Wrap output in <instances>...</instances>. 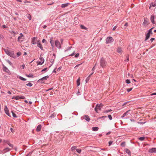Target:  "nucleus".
Wrapping results in <instances>:
<instances>
[{"mask_svg": "<svg viewBox=\"0 0 156 156\" xmlns=\"http://www.w3.org/2000/svg\"><path fill=\"white\" fill-rule=\"evenodd\" d=\"M154 39H155L154 38H152L150 39V41H151V42L152 43L153 42V41L154 40Z\"/></svg>", "mask_w": 156, "mask_h": 156, "instance_id": "55", "label": "nucleus"}, {"mask_svg": "<svg viewBox=\"0 0 156 156\" xmlns=\"http://www.w3.org/2000/svg\"><path fill=\"white\" fill-rule=\"evenodd\" d=\"M103 105L102 104H100L99 105L98 104L96 105V107H95L94 109L96 112H97L98 110L97 109H101V107H102L103 106Z\"/></svg>", "mask_w": 156, "mask_h": 156, "instance_id": "8", "label": "nucleus"}, {"mask_svg": "<svg viewBox=\"0 0 156 156\" xmlns=\"http://www.w3.org/2000/svg\"><path fill=\"white\" fill-rule=\"evenodd\" d=\"M154 95H156V93H154L151 94V96Z\"/></svg>", "mask_w": 156, "mask_h": 156, "instance_id": "64", "label": "nucleus"}, {"mask_svg": "<svg viewBox=\"0 0 156 156\" xmlns=\"http://www.w3.org/2000/svg\"><path fill=\"white\" fill-rule=\"evenodd\" d=\"M12 99H15L16 100H18L20 99L19 96H14L12 98Z\"/></svg>", "mask_w": 156, "mask_h": 156, "instance_id": "26", "label": "nucleus"}, {"mask_svg": "<svg viewBox=\"0 0 156 156\" xmlns=\"http://www.w3.org/2000/svg\"><path fill=\"white\" fill-rule=\"evenodd\" d=\"M26 76L28 77L34 78V76L32 73H30L28 75H26Z\"/></svg>", "mask_w": 156, "mask_h": 156, "instance_id": "30", "label": "nucleus"}, {"mask_svg": "<svg viewBox=\"0 0 156 156\" xmlns=\"http://www.w3.org/2000/svg\"><path fill=\"white\" fill-rule=\"evenodd\" d=\"M108 117L109 119H110V120H112V116L111 115H108Z\"/></svg>", "mask_w": 156, "mask_h": 156, "instance_id": "50", "label": "nucleus"}, {"mask_svg": "<svg viewBox=\"0 0 156 156\" xmlns=\"http://www.w3.org/2000/svg\"><path fill=\"white\" fill-rule=\"evenodd\" d=\"M126 83L127 84H129L130 83V80L127 79L126 80Z\"/></svg>", "mask_w": 156, "mask_h": 156, "instance_id": "43", "label": "nucleus"}, {"mask_svg": "<svg viewBox=\"0 0 156 156\" xmlns=\"http://www.w3.org/2000/svg\"><path fill=\"white\" fill-rule=\"evenodd\" d=\"M21 55V53L20 51H19L17 53V57H18Z\"/></svg>", "mask_w": 156, "mask_h": 156, "instance_id": "44", "label": "nucleus"}, {"mask_svg": "<svg viewBox=\"0 0 156 156\" xmlns=\"http://www.w3.org/2000/svg\"><path fill=\"white\" fill-rule=\"evenodd\" d=\"M26 85L31 87L33 86V84L29 82Z\"/></svg>", "mask_w": 156, "mask_h": 156, "instance_id": "35", "label": "nucleus"}, {"mask_svg": "<svg viewBox=\"0 0 156 156\" xmlns=\"http://www.w3.org/2000/svg\"><path fill=\"white\" fill-rule=\"evenodd\" d=\"M46 41V40L45 39H43L42 40V42L43 43H45Z\"/></svg>", "mask_w": 156, "mask_h": 156, "instance_id": "63", "label": "nucleus"}, {"mask_svg": "<svg viewBox=\"0 0 156 156\" xmlns=\"http://www.w3.org/2000/svg\"><path fill=\"white\" fill-rule=\"evenodd\" d=\"M153 28H151L149 30H148V33L150 34H153V33L152 32V29Z\"/></svg>", "mask_w": 156, "mask_h": 156, "instance_id": "29", "label": "nucleus"}, {"mask_svg": "<svg viewBox=\"0 0 156 156\" xmlns=\"http://www.w3.org/2000/svg\"><path fill=\"white\" fill-rule=\"evenodd\" d=\"M40 59L41 61V62H42V63H44V60L43 57H40L39 58Z\"/></svg>", "mask_w": 156, "mask_h": 156, "instance_id": "32", "label": "nucleus"}, {"mask_svg": "<svg viewBox=\"0 0 156 156\" xmlns=\"http://www.w3.org/2000/svg\"><path fill=\"white\" fill-rule=\"evenodd\" d=\"M7 62L10 65H12V63H11V62L9 60H8L7 61Z\"/></svg>", "mask_w": 156, "mask_h": 156, "instance_id": "56", "label": "nucleus"}, {"mask_svg": "<svg viewBox=\"0 0 156 156\" xmlns=\"http://www.w3.org/2000/svg\"><path fill=\"white\" fill-rule=\"evenodd\" d=\"M4 51L7 55L10 56V57L14 58H16V56L14 54L13 51H10L7 49H4Z\"/></svg>", "mask_w": 156, "mask_h": 156, "instance_id": "1", "label": "nucleus"}, {"mask_svg": "<svg viewBox=\"0 0 156 156\" xmlns=\"http://www.w3.org/2000/svg\"><path fill=\"white\" fill-rule=\"evenodd\" d=\"M112 111V110L111 109L105 110L104 111V112L105 113H107L111 112Z\"/></svg>", "mask_w": 156, "mask_h": 156, "instance_id": "40", "label": "nucleus"}, {"mask_svg": "<svg viewBox=\"0 0 156 156\" xmlns=\"http://www.w3.org/2000/svg\"><path fill=\"white\" fill-rule=\"evenodd\" d=\"M25 67V66L24 64L22 65L21 66H20L21 68H22V69H24V67Z\"/></svg>", "mask_w": 156, "mask_h": 156, "instance_id": "57", "label": "nucleus"}, {"mask_svg": "<svg viewBox=\"0 0 156 156\" xmlns=\"http://www.w3.org/2000/svg\"><path fill=\"white\" fill-rule=\"evenodd\" d=\"M41 125H39L38 126H37V129H36V131L37 132H39L40 131L41 129Z\"/></svg>", "mask_w": 156, "mask_h": 156, "instance_id": "21", "label": "nucleus"}, {"mask_svg": "<svg viewBox=\"0 0 156 156\" xmlns=\"http://www.w3.org/2000/svg\"><path fill=\"white\" fill-rule=\"evenodd\" d=\"M80 27L81 28V29H84V30H87V28L85 27L84 26L81 25L80 26Z\"/></svg>", "mask_w": 156, "mask_h": 156, "instance_id": "31", "label": "nucleus"}, {"mask_svg": "<svg viewBox=\"0 0 156 156\" xmlns=\"http://www.w3.org/2000/svg\"><path fill=\"white\" fill-rule=\"evenodd\" d=\"M81 119L82 120L84 119L85 120L88 122L90 120V118L87 115H84L81 117Z\"/></svg>", "mask_w": 156, "mask_h": 156, "instance_id": "7", "label": "nucleus"}, {"mask_svg": "<svg viewBox=\"0 0 156 156\" xmlns=\"http://www.w3.org/2000/svg\"><path fill=\"white\" fill-rule=\"evenodd\" d=\"M69 4V3L63 4L61 5V7L62 8H64L67 6Z\"/></svg>", "mask_w": 156, "mask_h": 156, "instance_id": "23", "label": "nucleus"}, {"mask_svg": "<svg viewBox=\"0 0 156 156\" xmlns=\"http://www.w3.org/2000/svg\"><path fill=\"white\" fill-rule=\"evenodd\" d=\"M11 149L9 147H6L4 148L2 151H1V152L4 153L9 151Z\"/></svg>", "mask_w": 156, "mask_h": 156, "instance_id": "15", "label": "nucleus"}, {"mask_svg": "<svg viewBox=\"0 0 156 156\" xmlns=\"http://www.w3.org/2000/svg\"><path fill=\"white\" fill-rule=\"evenodd\" d=\"M49 41L51 44V46L52 48H54L55 47V44H54V41H53V38L52 37L50 38V39Z\"/></svg>", "mask_w": 156, "mask_h": 156, "instance_id": "13", "label": "nucleus"}, {"mask_svg": "<svg viewBox=\"0 0 156 156\" xmlns=\"http://www.w3.org/2000/svg\"><path fill=\"white\" fill-rule=\"evenodd\" d=\"M48 68H45L44 69H43L42 70L41 72H44L46 71L47 70Z\"/></svg>", "mask_w": 156, "mask_h": 156, "instance_id": "51", "label": "nucleus"}, {"mask_svg": "<svg viewBox=\"0 0 156 156\" xmlns=\"http://www.w3.org/2000/svg\"><path fill=\"white\" fill-rule=\"evenodd\" d=\"M10 130L13 133L14 132V129L12 128H10Z\"/></svg>", "mask_w": 156, "mask_h": 156, "instance_id": "61", "label": "nucleus"}, {"mask_svg": "<svg viewBox=\"0 0 156 156\" xmlns=\"http://www.w3.org/2000/svg\"><path fill=\"white\" fill-rule=\"evenodd\" d=\"M3 142L7 144L11 148H12L13 147V145L11 144L10 143L9 140H4Z\"/></svg>", "mask_w": 156, "mask_h": 156, "instance_id": "14", "label": "nucleus"}, {"mask_svg": "<svg viewBox=\"0 0 156 156\" xmlns=\"http://www.w3.org/2000/svg\"><path fill=\"white\" fill-rule=\"evenodd\" d=\"M99 128L97 127H94L92 128V130L93 131H97L98 130Z\"/></svg>", "mask_w": 156, "mask_h": 156, "instance_id": "25", "label": "nucleus"}, {"mask_svg": "<svg viewBox=\"0 0 156 156\" xmlns=\"http://www.w3.org/2000/svg\"><path fill=\"white\" fill-rule=\"evenodd\" d=\"M55 54L54 53L53 54V56L51 58V59L50 60V62L51 63L50 66V67L51 66L53 63H54L55 59Z\"/></svg>", "mask_w": 156, "mask_h": 156, "instance_id": "9", "label": "nucleus"}, {"mask_svg": "<svg viewBox=\"0 0 156 156\" xmlns=\"http://www.w3.org/2000/svg\"><path fill=\"white\" fill-rule=\"evenodd\" d=\"M76 148V146H73L71 147V149L72 151H73V150H74Z\"/></svg>", "mask_w": 156, "mask_h": 156, "instance_id": "53", "label": "nucleus"}, {"mask_svg": "<svg viewBox=\"0 0 156 156\" xmlns=\"http://www.w3.org/2000/svg\"><path fill=\"white\" fill-rule=\"evenodd\" d=\"M150 34L148 32L146 34V37L145 41H146L148 40L150 37Z\"/></svg>", "mask_w": 156, "mask_h": 156, "instance_id": "20", "label": "nucleus"}, {"mask_svg": "<svg viewBox=\"0 0 156 156\" xmlns=\"http://www.w3.org/2000/svg\"><path fill=\"white\" fill-rule=\"evenodd\" d=\"M113 141H110L108 142L109 146H111L112 144Z\"/></svg>", "mask_w": 156, "mask_h": 156, "instance_id": "54", "label": "nucleus"}, {"mask_svg": "<svg viewBox=\"0 0 156 156\" xmlns=\"http://www.w3.org/2000/svg\"><path fill=\"white\" fill-rule=\"evenodd\" d=\"M156 6V3H151V4L150 5V6L149 7V9H150L151 8V6H152L153 7H154Z\"/></svg>", "mask_w": 156, "mask_h": 156, "instance_id": "24", "label": "nucleus"}, {"mask_svg": "<svg viewBox=\"0 0 156 156\" xmlns=\"http://www.w3.org/2000/svg\"><path fill=\"white\" fill-rule=\"evenodd\" d=\"M126 93V92L125 91H123V90L122 89L120 92V94H121V95H124V94H125Z\"/></svg>", "mask_w": 156, "mask_h": 156, "instance_id": "27", "label": "nucleus"}, {"mask_svg": "<svg viewBox=\"0 0 156 156\" xmlns=\"http://www.w3.org/2000/svg\"><path fill=\"white\" fill-rule=\"evenodd\" d=\"M3 70L4 71L6 72L9 74H10V71L9 69L5 66H3Z\"/></svg>", "mask_w": 156, "mask_h": 156, "instance_id": "11", "label": "nucleus"}, {"mask_svg": "<svg viewBox=\"0 0 156 156\" xmlns=\"http://www.w3.org/2000/svg\"><path fill=\"white\" fill-rule=\"evenodd\" d=\"M37 65H41L42 64H43L44 63H42V62H39V61H37Z\"/></svg>", "mask_w": 156, "mask_h": 156, "instance_id": "42", "label": "nucleus"}, {"mask_svg": "<svg viewBox=\"0 0 156 156\" xmlns=\"http://www.w3.org/2000/svg\"><path fill=\"white\" fill-rule=\"evenodd\" d=\"M121 146L122 147H124L125 146V142H122L121 144Z\"/></svg>", "mask_w": 156, "mask_h": 156, "instance_id": "38", "label": "nucleus"}, {"mask_svg": "<svg viewBox=\"0 0 156 156\" xmlns=\"http://www.w3.org/2000/svg\"><path fill=\"white\" fill-rule=\"evenodd\" d=\"M55 45L58 48L60 49L61 48V44L58 40L55 41Z\"/></svg>", "mask_w": 156, "mask_h": 156, "instance_id": "5", "label": "nucleus"}, {"mask_svg": "<svg viewBox=\"0 0 156 156\" xmlns=\"http://www.w3.org/2000/svg\"><path fill=\"white\" fill-rule=\"evenodd\" d=\"M2 27L4 28H7V27L5 25H3L2 26Z\"/></svg>", "mask_w": 156, "mask_h": 156, "instance_id": "60", "label": "nucleus"}, {"mask_svg": "<svg viewBox=\"0 0 156 156\" xmlns=\"http://www.w3.org/2000/svg\"><path fill=\"white\" fill-rule=\"evenodd\" d=\"M130 110H128L126 111V112L124 113L121 118H124L125 119H129L131 117V114L129 113V112L130 111Z\"/></svg>", "mask_w": 156, "mask_h": 156, "instance_id": "3", "label": "nucleus"}, {"mask_svg": "<svg viewBox=\"0 0 156 156\" xmlns=\"http://www.w3.org/2000/svg\"><path fill=\"white\" fill-rule=\"evenodd\" d=\"M19 98L20 99H25V97L23 96H19Z\"/></svg>", "mask_w": 156, "mask_h": 156, "instance_id": "52", "label": "nucleus"}, {"mask_svg": "<svg viewBox=\"0 0 156 156\" xmlns=\"http://www.w3.org/2000/svg\"><path fill=\"white\" fill-rule=\"evenodd\" d=\"M90 77H89V76L87 78L86 80V83H87L88 81H89L90 79Z\"/></svg>", "mask_w": 156, "mask_h": 156, "instance_id": "45", "label": "nucleus"}, {"mask_svg": "<svg viewBox=\"0 0 156 156\" xmlns=\"http://www.w3.org/2000/svg\"><path fill=\"white\" fill-rule=\"evenodd\" d=\"M72 48V47H68L67 48L66 50H65V51L66 52L68 50H70L71 48Z\"/></svg>", "mask_w": 156, "mask_h": 156, "instance_id": "48", "label": "nucleus"}, {"mask_svg": "<svg viewBox=\"0 0 156 156\" xmlns=\"http://www.w3.org/2000/svg\"><path fill=\"white\" fill-rule=\"evenodd\" d=\"M107 62L105 61V59L102 57L100 60V66L103 68H105L107 65Z\"/></svg>", "mask_w": 156, "mask_h": 156, "instance_id": "2", "label": "nucleus"}, {"mask_svg": "<svg viewBox=\"0 0 156 156\" xmlns=\"http://www.w3.org/2000/svg\"><path fill=\"white\" fill-rule=\"evenodd\" d=\"M3 38V37L2 35L0 34V39H2Z\"/></svg>", "mask_w": 156, "mask_h": 156, "instance_id": "59", "label": "nucleus"}, {"mask_svg": "<svg viewBox=\"0 0 156 156\" xmlns=\"http://www.w3.org/2000/svg\"><path fill=\"white\" fill-rule=\"evenodd\" d=\"M114 39L111 37H107L106 40V43L109 44L114 41Z\"/></svg>", "mask_w": 156, "mask_h": 156, "instance_id": "6", "label": "nucleus"}, {"mask_svg": "<svg viewBox=\"0 0 156 156\" xmlns=\"http://www.w3.org/2000/svg\"><path fill=\"white\" fill-rule=\"evenodd\" d=\"M150 153L156 152V148H152L149 150Z\"/></svg>", "mask_w": 156, "mask_h": 156, "instance_id": "18", "label": "nucleus"}, {"mask_svg": "<svg viewBox=\"0 0 156 156\" xmlns=\"http://www.w3.org/2000/svg\"><path fill=\"white\" fill-rule=\"evenodd\" d=\"M4 111L5 114L9 117H11L9 113V110L8 108L6 106H5V108H4Z\"/></svg>", "mask_w": 156, "mask_h": 156, "instance_id": "12", "label": "nucleus"}, {"mask_svg": "<svg viewBox=\"0 0 156 156\" xmlns=\"http://www.w3.org/2000/svg\"><path fill=\"white\" fill-rule=\"evenodd\" d=\"M76 151L79 153H80L81 151V149H76Z\"/></svg>", "mask_w": 156, "mask_h": 156, "instance_id": "47", "label": "nucleus"}, {"mask_svg": "<svg viewBox=\"0 0 156 156\" xmlns=\"http://www.w3.org/2000/svg\"><path fill=\"white\" fill-rule=\"evenodd\" d=\"M37 46L41 50H43V48L39 41H38L37 42Z\"/></svg>", "mask_w": 156, "mask_h": 156, "instance_id": "17", "label": "nucleus"}, {"mask_svg": "<svg viewBox=\"0 0 156 156\" xmlns=\"http://www.w3.org/2000/svg\"><path fill=\"white\" fill-rule=\"evenodd\" d=\"M122 51V49L121 48H118L117 49V51L118 53H120Z\"/></svg>", "mask_w": 156, "mask_h": 156, "instance_id": "33", "label": "nucleus"}, {"mask_svg": "<svg viewBox=\"0 0 156 156\" xmlns=\"http://www.w3.org/2000/svg\"><path fill=\"white\" fill-rule=\"evenodd\" d=\"M154 16L153 15H152L151 16V20L152 22V23L154 24Z\"/></svg>", "mask_w": 156, "mask_h": 156, "instance_id": "19", "label": "nucleus"}, {"mask_svg": "<svg viewBox=\"0 0 156 156\" xmlns=\"http://www.w3.org/2000/svg\"><path fill=\"white\" fill-rule=\"evenodd\" d=\"M80 78H78V79L77 80V81H76L77 84V86H79L80 85Z\"/></svg>", "mask_w": 156, "mask_h": 156, "instance_id": "28", "label": "nucleus"}, {"mask_svg": "<svg viewBox=\"0 0 156 156\" xmlns=\"http://www.w3.org/2000/svg\"><path fill=\"white\" fill-rule=\"evenodd\" d=\"M37 38V37H34L32 38L31 42L33 44H36Z\"/></svg>", "mask_w": 156, "mask_h": 156, "instance_id": "16", "label": "nucleus"}, {"mask_svg": "<svg viewBox=\"0 0 156 156\" xmlns=\"http://www.w3.org/2000/svg\"><path fill=\"white\" fill-rule=\"evenodd\" d=\"M132 89H133L132 88H128V89H127L126 90L128 92H129L131 91L132 90Z\"/></svg>", "mask_w": 156, "mask_h": 156, "instance_id": "49", "label": "nucleus"}, {"mask_svg": "<svg viewBox=\"0 0 156 156\" xmlns=\"http://www.w3.org/2000/svg\"><path fill=\"white\" fill-rule=\"evenodd\" d=\"M49 77L48 76H44L41 79H40L39 80H38V81H39L41 80H47V79Z\"/></svg>", "mask_w": 156, "mask_h": 156, "instance_id": "22", "label": "nucleus"}, {"mask_svg": "<svg viewBox=\"0 0 156 156\" xmlns=\"http://www.w3.org/2000/svg\"><path fill=\"white\" fill-rule=\"evenodd\" d=\"M144 139H145V137H139V140H140V141H143V140H144Z\"/></svg>", "mask_w": 156, "mask_h": 156, "instance_id": "39", "label": "nucleus"}, {"mask_svg": "<svg viewBox=\"0 0 156 156\" xmlns=\"http://www.w3.org/2000/svg\"><path fill=\"white\" fill-rule=\"evenodd\" d=\"M56 115V114H54V113H53V114H51L50 116V117L51 118H54Z\"/></svg>", "mask_w": 156, "mask_h": 156, "instance_id": "34", "label": "nucleus"}, {"mask_svg": "<svg viewBox=\"0 0 156 156\" xmlns=\"http://www.w3.org/2000/svg\"><path fill=\"white\" fill-rule=\"evenodd\" d=\"M40 81L41 82V83H44V80H41Z\"/></svg>", "mask_w": 156, "mask_h": 156, "instance_id": "62", "label": "nucleus"}, {"mask_svg": "<svg viewBox=\"0 0 156 156\" xmlns=\"http://www.w3.org/2000/svg\"><path fill=\"white\" fill-rule=\"evenodd\" d=\"M79 53H77L75 55V57H76V58H77L79 56Z\"/></svg>", "mask_w": 156, "mask_h": 156, "instance_id": "58", "label": "nucleus"}, {"mask_svg": "<svg viewBox=\"0 0 156 156\" xmlns=\"http://www.w3.org/2000/svg\"><path fill=\"white\" fill-rule=\"evenodd\" d=\"M19 78L20 80H23V81H26L27 80V79H25L21 76H20Z\"/></svg>", "mask_w": 156, "mask_h": 156, "instance_id": "37", "label": "nucleus"}, {"mask_svg": "<svg viewBox=\"0 0 156 156\" xmlns=\"http://www.w3.org/2000/svg\"><path fill=\"white\" fill-rule=\"evenodd\" d=\"M149 23L148 20L147 18H144V21L143 23V25L144 26H146Z\"/></svg>", "mask_w": 156, "mask_h": 156, "instance_id": "10", "label": "nucleus"}, {"mask_svg": "<svg viewBox=\"0 0 156 156\" xmlns=\"http://www.w3.org/2000/svg\"><path fill=\"white\" fill-rule=\"evenodd\" d=\"M82 64V63H81V64H78V65H76L74 67V69H76L79 66H80V65H81Z\"/></svg>", "mask_w": 156, "mask_h": 156, "instance_id": "46", "label": "nucleus"}, {"mask_svg": "<svg viewBox=\"0 0 156 156\" xmlns=\"http://www.w3.org/2000/svg\"><path fill=\"white\" fill-rule=\"evenodd\" d=\"M126 152L128 154H130L131 152L128 149H126Z\"/></svg>", "mask_w": 156, "mask_h": 156, "instance_id": "36", "label": "nucleus"}, {"mask_svg": "<svg viewBox=\"0 0 156 156\" xmlns=\"http://www.w3.org/2000/svg\"><path fill=\"white\" fill-rule=\"evenodd\" d=\"M12 112V116L14 118H16L17 117L15 113H14L13 112Z\"/></svg>", "mask_w": 156, "mask_h": 156, "instance_id": "41", "label": "nucleus"}, {"mask_svg": "<svg viewBox=\"0 0 156 156\" xmlns=\"http://www.w3.org/2000/svg\"><path fill=\"white\" fill-rule=\"evenodd\" d=\"M20 35L18 37L17 41H18L21 43L23 41V40L24 39V36L23 34L21 33L20 34Z\"/></svg>", "mask_w": 156, "mask_h": 156, "instance_id": "4", "label": "nucleus"}]
</instances>
